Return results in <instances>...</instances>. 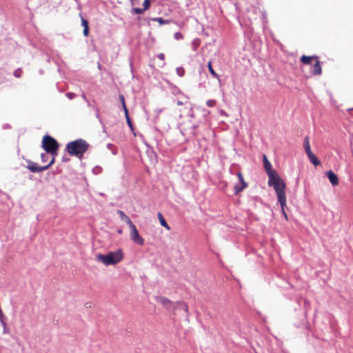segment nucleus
I'll list each match as a JSON object with an SVG mask.
<instances>
[{
	"instance_id": "1",
	"label": "nucleus",
	"mask_w": 353,
	"mask_h": 353,
	"mask_svg": "<svg viewBox=\"0 0 353 353\" xmlns=\"http://www.w3.org/2000/svg\"><path fill=\"white\" fill-rule=\"evenodd\" d=\"M263 159L264 169L267 174L268 175V185L270 187H273L274 189H278L281 188V185L285 186L286 185L285 182L281 179L276 171L275 170L272 169V164L268 161L266 155L263 154Z\"/></svg>"
},
{
	"instance_id": "2",
	"label": "nucleus",
	"mask_w": 353,
	"mask_h": 353,
	"mask_svg": "<svg viewBox=\"0 0 353 353\" xmlns=\"http://www.w3.org/2000/svg\"><path fill=\"white\" fill-rule=\"evenodd\" d=\"M88 148L89 144L87 141L84 139H79L68 143L65 146V151L71 156H75L81 159Z\"/></svg>"
},
{
	"instance_id": "3",
	"label": "nucleus",
	"mask_w": 353,
	"mask_h": 353,
	"mask_svg": "<svg viewBox=\"0 0 353 353\" xmlns=\"http://www.w3.org/2000/svg\"><path fill=\"white\" fill-rule=\"evenodd\" d=\"M123 254L121 249L115 252H110L107 254H99L96 256V259L105 265H115L122 261Z\"/></svg>"
},
{
	"instance_id": "4",
	"label": "nucleus",
	"mask_w": 353,
	"mask_h": 353,
	"mask_svg": "<svg viewBox=\"0 0 353 353\" xmlns=\"http://www.w3.org/2000/svg\"><path fill=\"white\" fill-rule=\"evenodd\" d=\"M42 148L47 153L51 154L52 158L55 159L57 155L59 144L53 137L50 135H45L42 141Z\"/></svg>"
},
{
	"instance_id": "5",
	"label": "nucleus",
	"mask_w": 353,
	"mask_h": 353,
	"mask_svg": "<svg viewBox=\"0 0 353 353\" xmlns=\"http://www.w3.org/2000/svg\"><path fill=\"white\" fill-rule=\"evenodd\" d=\"M315 59V63L312 66V73L314 75H319L322 73V69L320 64V61L317 59L316 56H305L303 55L301 58V61L303 64L310 65L312 61Z\"/></svg>"
},
{
	"instance_id": "6",
	"label": "nucleus",
	"mask_w": 353,
	"mask_h": 353,
	"mask_svg": "<svg viewBox=\"0 0 353 353\" xmlns=\"http://www.w3.org/2000/svg\"><path fill=\"white\" fill-rule=\"evenodd\" d=\"M285 188H286V185L285 186L281 185V188H279L278 189H274V190L276 193L278 201L281 205V212L283 214V216H285V219L288 220V216L285 211V207L286 206Z\"/></svg>"
},
{
	"instance_id": "7",
	"label": "nucleus",
	"mask_w": 353,
	"mask_h": 353,
	"mask_svg": "<svg viewBox=\"0 0 353 353\" xmlns=\"http://www.w3.org/2000/svg\"><path fill=\"white\" fill-rule=\"evenodd\" d=\"M28 166L27 168L32 172H40L48 169L54 162V158H52L49 163L45 166H39L37 163L32 161H27Z\"/></svg>"
},
{
	"instance_id": "8",
	"label": "nucleus",
	"mask_w": 353,
	"mask_h": 353,
	"mask_svg": "<svg viewBox=\"0 0 353 353\" xmlns=\"http://www.w3.org/2000/svg\"><path fill=\"white\" fill-rule=\"evenodd\" d=\"M130 229V239L135 243L139 245H143L144 239L139 235V232L134 224L129 226Z\"/></svg>"
},
{
	"instance_id": "9",
	"label": "nucleus",
	"mask_w": 353,
	"mask_h": 353,
	"mask_svg": "<svg viewBox=\"0 0 353 353\" xmlns=\"http://www.w3.org/2000/svg\"><path fill=\"white\" fill-rule=\"evenodd\" d=\"M157 301L168 310H172V308L175 306V303L163 296L157 297Z\"/></svg>"
},
{
	"instance_id": "10",
	"label": "nucleus",
	"mask_w": 353,
	"mask_h": 353,
	"mask_svg": "<svg viewBox=\"0 0 353 353\" xmlns=\"http://www.w3.org/2000/svg\"><path fill=\"white\" fill-rule=\"evenodd\" d=\"M326 175L328 177L331 184L333 186L338 185V183H339L338 176L336 174H334V172L333 171L329 170L328 172H326Z\"/></svg>"
},
{
	"instance_id": "11",
	"label": "nucleus",
	"mask_w": 353,
	"mask_h": 353,
	"mask_svg": "<svg viewBox=\"0 0 353 353\" xmlns=\"http://www.w3.org/2000/svg\"><path fill=\"white\" fill-rule=\"evenodd\" d=\"M182 310L186 313L187 316L189 315L188 306L185 303H184L183 301H178L176 303H175V306L172 308V310Z\"/></svg>"
},
{
	"instance_id": "12",
	"label": "nucleus",
	"mask_w": 353,
	"mask_h": 353,
	"mask_svg": "<svg viewBox=\"0 0 353 353\" xmlns=\"http://www.w3.org/2000/svg\"><path fill=\"white\" fill-rule=\"evenodd\" d=\"M117 214L119 215L120 219L125 221L129 226L134 224L130 219L121 210H118Z\"/></svg>"
},
{
	"instance_id": "13",
	"label": "nucleus",
	"mask_w": 353,
	"mask_h": 353,
	"mask_svg": "<svg viewBox=\"0 0 353 353\" xmlns=\"http://www.w3.org/2000/svg\"><path fill=\"white\" fill-rule=\"evenodd\" d=\"M310 161L314 165H319L321 162L318 158L312 152L307 154Z\"/></svg>"
},
{
	"instance_id": "14",
	"label": "nucleus",
	"mask_w": 353,
	"mask_h": 353,
	"mask_svg": "<svg viewBox=\"0 0 353 353\" xmlns=\"http://www.w3.org/2000/svg\"><path fill=\"white\" fill-rule=\"evenodd\" d=\"M157 216H158V218L159 219L161 225L162 226L165 227L168 230H170V227L168 225V224L165 221V220L163 218L162 214L161 212H159Z\"/></svg>"
},
{
	"instance_id": "15",
	"label": "nucleus",
	"mask_w": 353,
	"mask_h": 353,
	"mask_svg": "<svg viewBox=\"0 0 353 353\" xmlns=\"http://www.w3.org/2000/svg\"><path fill=\"white\" fill-rule=\"evenodd\" d=\"M303 147L306 152V154L312 152L308 137H305L304 139Z\"/></svg>"
},
{
	"instance_id": "16",
	"label": "nucleus",
	"mask_w": 353,
	"mask_h": 353,
	"mask_svg": "<svg viewBox=\"0 0 353 353\" xmlns=\"http://www.w3.org/2000/svg\"><path fill=\"white\" fill-rule=\"evenodd\" d=\"M208 70H209V72H210V74L215 78L218 79L219 81H220V79H219V74L214 70V69L212 68V63L211 62H208Z\"/></svg>"
},
{
	"instance_id": "17",
	"label": "nucleus",
	"mask_w": 353,
	"mask_h": 353,
	"mask_svg": "<svg viewBox=\"0 0 353 353\" xmlns=\"http://www.w3.org/2000/svg\"><path fill=\"white\" fill-rule=\"evenodd\" d=\"M128 125L130 128L131 131L134 132L133 125L129 116V112H124Z\"/></svg>"
},
{
	"instance_id": "18",
	"label": "nucleus",
	"mask_w": 353,
	"mask_h": 353,
	"mask_svg": "<svg viewBox=\"0 0 353 353\" xmlns=\"http://www.w3.org/2000/svg\"><path fill=\"white\" fill-rule=\"evenodd\" d=\"M248 184H237L234 186V193L237 194L247 187Z\"/></svg>"
},
{
	"instance_id": "19",
	"label": "nucleus",
	"mask_w": 353,
	"mask_h": 353,
	"mask_svg": "<svg viewBox=\"0 0 353 353\" xmlns=\"http://www.w3.org/2000/svg\"><path fill=\"white\" fill-rule=\"evenodd\" d=\"M119 102L121 103V106H122V109L123 110H128L127 109V107H126V105H125V98H124V96L122 95V94H119Z\"/></svg>"
},
{
	"instance_id": "20",
	"label": "nucleus",
	"mask_w": 353,
	"mask_h": 353,
	"mask_svg": "<svg viewBox=\"0 0 353 353\" xmlns=\"http://www.w3.org/2000/svg\"><path fill=\"white\" fill-rule=\"evenodd\" d=\"M176 71L179 77H183L185 74V70L182 67L176 68Z\"/></svg>"
},
{
	"instance_id": "21",
	"label": "nucleus",
	"mask_w": 353,
	"mask_h": 353,
	"mask_svg": "<svg viewBox=\"0 0 353 353\" xmlns=\"http://www.w3.org/2000/svg\"><path fill=\"white\" fill-rule=\"evenodd\" d=\"M107 148H108V149H109L110 150L112 151V153L113 154H114V155L117 154V151L116 149H114V145L112 143H108L107 145Z\"/></svg>"
},
{
	"instance_id": "22",
	"label": "nucleus",
	"mask_w": 353,
	"mask_h": 353,
	"mask_svg": "<svg viewBox=\"0 0 353 353\" xmlns=\"http://www.w3.org/2000/svg\"><path fill=\"white\" fill-rule=\"evenodd\" d=\"M154 21H157L159 22L160 24H165L166 23H168L167 21H165L163 18L161 17H157V18H154L153 19Z\"/></svg>"
},
{
	"instance_id": "23",
	"label": "nucleus",
	"mask_w": 353,
	"mask_h": 353,
	"mask_svg": "<svg viewBox=\"0 0 353 353\" xmlns=\"http://www.w3.org/2000/svg\"><path fill=\"white\" fill-rule=\"evenodd\" d=\"M237 176L239 178V180L241 183V184H247L245 181H244V179H243V174L241 172H239L237 173Z\"/></svg>"
},
{
	"instance_id": "24",
	"label": "nucleus",
	"mask_w": 353,
	"mask_h": 353,
	"mask_svg": "<svg viewBox=\"0 0 353 353\" xmlns=\"http://www.w3.org/2000/svg\"><path fill=\"white\" fill-rule=\"evenodd\" d=\"M144 11H145V10H143V8H134L132 9V12L136 14H141Z\"/></svg>"
},
{
	"instance_id": "25",
	"label": "nucleus",
	"mask_w": 353,
	"mask_h": 353,
	"mask_svg": "<svg viewBox=\"0 0 353 353\" xmlns=\"http://www.w3.org/2000/svg\"><path fill=\"white\" fill-rule=\"evenodd\" d=\"M49 159V157L48 154H45V153H42L41 154V161L45 163V162H47V161Z\"/></svg>"
},
{
	"instance_id": "26",
	"label": "nucleus",
	"mask_w": 353,
	"mask_h": 353,
	"mask_svg": "<svg viewBox=\"0 0 353 353\" xmlns=\"http://www.w3.org/2000/svg\"><path fill=\"white\" fill-rule=\"evenodd\" d=\"M143 6V10H146L150 6V3L148 0H144Z\"/></svg>"
},
{
	"instance_id": "27",
	"label": "nucleus",
	"mask_w": 353,
	"mask_h": 353,
	"mask_svg": "<svg viewBox=\"0 0 353 353\" xmlns=\"http://www.w3.org/2000/svg\"><path fill=\"white\" fill-rule=\"evenodd\" d=\"M174 37L176 40H180L183 39V35L181 32H177L174 33Z\"/></svg>"
},
{
	"instance_id": "28",
	"label": "nucleus",
	"mask_w": 353,
	"mask_h": 353,
	"mask_svg": "<svg viewBox=\"0 0 353 353\" xmlns=\"http://www.w3.org/2000/svg\"><path fill=\"white\" fill-rule=\"evenodd\" d=\"M22 74V70L21 69H17L14 72V77L19 78L21 77Z\"/></svg>"
},
{
	"instance_id": "29",
	"label": "nucleus",
	"mask_w": 353,
	"mask_h": 353,
	"mask_svg": "<svg viewBox=\"0 0 353 353\" xmlns=\"http://www.w3.org/2000/svg\"><path fill=\"white\" fill-rule=\"evenodd\" d=\"M216 101L214 100H208L207 101V105L210 108H213L215 105Z\"/></svg>"
},
{
	"instance_id": "30",
	"label": "nucleus",
	"mask_w": 353,
	"mask_h": 353,
	"mask_svg": "<svg viewBox=\"0 0 353 353\" xmlns=\"http://www.w3.org/2000/svg\"><path fill=\"white\" fill-rule=\"evenodd\" d=\"M75 94L73 93V92H67L66 93V97L69 99H73L74 97H75Z\"/></svg>"
},
{
	"instance_id": "31",
	"label": "nucleus",
	"mask_w": 353,
	"mask_h": 353,
	"mask_svg": "<svg viewBox=\"0 0 353 353\" xmlns=\"http://www.w3.org/2000/svg\"><path fill=\"white\" fill-rule=\"evenodd\" d=\"M303 301H304V307H305V310L307 311V310H309V309H310V303H309V301H308L307 300H306V299H304V300H303Z\"/></svg>"
},
{
	"instance_id": "32",
	"label": "nucleus",
	"mask_w": 353,
	"mask_h": 353,
	"mask_svg": "<svg viewBox=\"0 0 353 353\" xmlns=\"http://www.w3.org/2000/svg\"><path fill=\"white\" fill-rule=\"evenodd\" d=\"M81 24L83 26V28H85V27L88 26V22L83 18L81 19Z\"/></svg>"
},
{
	"instance_id": "33",
	"label": "nucleus",
	"mask_w": 353,
	"mask_h": 353,
	"mask_svg": "<svg viewBox=\"0 0 353 353\" xmlns=\"http://www.w3.org/2000/svg\"><path fill=\"white\" fill-rule=\"evenodd\" d=\"M157 57H158L159 59L162 60V61H164V59H165V55H164V54H163V53H160V54H159L157 55Z\"/></svg>"
},
{
	"instance_id": "34",
	"label": "nucleus",
	"mask_w": 353,
	"mask_h": 353,
	"mask_svg": "<svg viewBox=\"0 0 353 353\" xmlns=\"http://www.w3.org/2000/svg\"><path fill=\"white\" fill-rule=\"evenodd\" d=\"M88 31H89L88 26L85 27V28H83V34H84V36L86 37V36L88 35Z\"/></svg>"
},
{
	"instance_id": "35",
	"label": "nucleus",
	"mask_w": 353,
	"mask_h": 353,
	"mask_svg": "<svg viewBox=\"0 0 353 353\" xmlns=\"http://www.w3.org/2000/svg\"><path fill=\"white\" fill-rule=\"evenodd\" d=\"M96 117L99 119L100 123H101V124H103V122H102V121H101V117H100V116H99V113H98V112L96 114Z\"/></svg>"
},
{
	"instance_id": "36",
	"label": "nucleus",
	"mask_w": 353,
	"mask_h": 353,
	"mask_svg": "<svg viewBox=\"0 0 353 353\" xmlns=\"http://www.w3.org/2000/svg\"><path fill=\"white\" fill-rule=\"evenodd\" d=\"M99 170H100V168H99V167H96V168H94L93 169V172H94V173H97V170H98V171H99Z\"/></svg>"
},
{
	"instance_id": "37",
	"label": "nucleus",
	"mask_w": 353,
	"mask_h": 353,
	"mask_svg": "<svg viewBox=\"0 0 353 353\" xmlns=\"http://www.w3.org/2000/svg\"><path fill=\"white\" fill-rule=\"evenodd\" d=\"M8 127H9V126H8V124H6V125H3V128H8Z\"/></svg>"
},
{
	"instance_id": "38",
	"label": "nucleus",
	"mask_w": 353,
	"mask_h": 353,
	"mask_svg": "<svg viewBox=\"0 0 353 353\" xmlns=\"http://www.w3.org/2000/svg\"><path fill=\"white\" fill-rule=\"evenodd\" d=\"M68 159L66 158H63V161H67Z\"/></svg>"
},
{
	"instance_id": "39",
	"label": "nucleus",
	"mask_w": 353,
	"mask_h": 353,
	"mask_svg": "<svg viewBox=\"0 0 353 353\" xmlns=\"http://www.w3.org/2000/svg\"><path fill=\"white\" fill-rule=\"evenodd\" d=\"M347 110L352 111V110H353V108H348Z\"/></svg>"
},
{
	"instance_id": "40",
	"label": "nucleus",
	"mask_w": 353,
	"mask_h": 353,
	"mask_svg": "<svg viewBox=\"0 0 353 353\" xmlns=\"http://www.w3.org/2000/svg\"><path fill=\"white\" fill-rule=\"evenodd\" d=\"M122 232L121 230H118V233L121 234Z\"/></svg>"
},
{
	"instance_id": "41",
	"label": "nucleus",
	"mask_w": 353,
	"mask_h": 353,
	"mask_svg": "<svg viewBox=\"0 0 353 353\" xmlns=\"http://www.w3.org/2000/svg\"><path fill=\"white\" fill-rule=\"evenodd\" d=\"M134 1V0H131V3H132V4H133V1Z\"/></svg>"
},
{
	"instance_id": "42",
	"label": "nucleus",
	"mask_w": 353,
	"mask_h": 353,
	"mask_svg": "<svg viewBox=\"0 0 353 353\" xmlns=\"http://www.w3.org/2000/svg\"><path fill=\"white\" fill-rule=\"evenodd\" d=\"M148 1H150V0H148Z\"/></svg>"
}]
</instances>
